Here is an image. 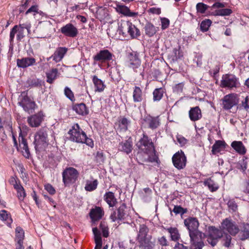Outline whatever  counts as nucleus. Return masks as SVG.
I'll return each instance as SVG.
<instances>
[{
  "mask_svg": "<svg viewBox=\"0 0 249 249\" xmlns=\"http://www.w3.org/2000/svg\"><path fill=\"white\" fill-rule=\"evenodd\" d=\"M184 223L189 231L190 249H202L205 245L202 240L203 233L198 230L199 223L197 219L189 217L184 220Z\"/></svg>",
  "mask_w": 249,
  "mask_h": 249,
  "instance_id": "nucleus-1",
  "label": "nucleus"
},
{
  "mask_svg": "<svg viewBox=\"0 0 249 249\" xmlns=\"http://www.w3.org/2000/svg\"><path fill=\"white\" fill-rule=\"evenodd\" d=\"M137 242L140 249H154L155 240L151 234H149V229L144 224H141L136 228Z\"/></svg>",
  "mask_w": 249,
  "mask_h": 249,
  "instance_id": "nucleus-2",
  "label": "nucleus"
},
{
  "mask_svg": "<svg viewBox=\"0 0 249 249\" xmlns=\"http://www.w3.org/2000/svg\"><path fill=\"white\" fill-rule=\"evenodd\" d=\"M70 139L78 143H84L89 146H93V142L91 139L87 137L86 133L80 127L78 124H74L68 132Z\"/></svg>",
  "mask_w": 249,
  "mask_h": 249,
  "instance_id": "nucleus-3",
  "label": "nucleus"
},
{
  "mask_svg": "<svg viewBox=\"0 0 249 249\" xmlns=\"http://www.w3.org/2000/svg\"><path fill=\"white\" fill-rule=\"evenodd\" d=\"M118 32L124 36H130L132 38L140 35V30L131 22L126 20H121L119 23Z\"/></svg>",
  "mask_w": 249,
  "mask_h": 249,
  "instance_id": "nucleus-4",
  "label": "nucleus"
},
{
  "mask_svg": "<svg viewBox=\"0 0 249 249\" xmlns=\"http://www.w3.org/2000/svg\"><path fill=\"white\" fill-rule=\"evenodd\" d=\"M31 28V24L28 21L15 25L10 33L9 41L10 43L12 44L13 42L16 34H17V39L18 41H20L25 36V30H27L28 35L30 34Z\"/></svg>",
  "mask_w": 249,
  "mask_h": 249,
  "instance_id": "nucleus-5",
  "label": "nucleus"
},
{
  "mask_svg": "<svg viewBox=\"0 0 249 249\" xmlns=\"http://www.w3.org/2000/svg\"><path fill=\"white\" fill-rule=\"evenodd\" d=\"M223 237V232L221 230L214 226H210L208 228V234L206 235L203 233V238H206L208 243L213 247L216 245L219 239Z\"/></svg>",
  "mask_w": 249,
  "mask_h": 249,
  "instance_id": "nucleus-6",
  "label": "nucleus"
},
{
  "mask_svg": "<svg viewBox=\"0 0 249 249\" xmlns=\"http://www.w3.org/2000/svg\"><path fill=\"white\" fill-rule=\"evenodd\" d=\"M48 135L44 128L40 129L35 135L34 144L37 150L45 148L48 144Z\"/></svg>",
  "mask_w": 249,
  "mask_h": 249,
  "instance_id": "nucleus-7",
  "label": "nucleus"
},
{
  "mask_svg": "<svg viewBox=\"0 0 249 249\" xmlns=\"http://www.w3.org/2000/svg\"><path fill=\"white\" fill-rule=\"evenodd\" d=\"M137 146L144 153L149 154L153 152L154 149V144L151 139L145 134H143V136L139 141L137 143Z\"/></svg>",
  "mask_w": 249,
  "mask_h": 249,
  "instance_id": "nucleus-8",
  "label": "nucleus"
},
{
  "mask_svg": "<svg viewBox=\"0 0 249 249\" xmlns=\"http://www.w3.org/2000/svg\"><path fill=\"white\" fill-rule=\"evenodd\" d=\"M77 170L73 167L67 168L62 173L63 181L65 185L75 182L78 176Z\"/></svg>",
  "mask_w": 249,
  "mask_h": 249,
  "instance_id": "nucleus-9",
  "label": "nucleus"
},
{
  "mask_svg": "<svg viewBox=\"0 0 249 249\" xmlns=\"http://www.w3.org/2000/svg\"><path fill=\"white\" fill-rule=\"evenodd\" d=\"M222 102L223 108L228 110L238 104L239 98L237 94L231 93L224 96L222 99Z\"/></svg>",
  "mask_w": 249,
  "mask_h": 249,
  "instance_id": "nucleus-10",
  "label": "nucleus"
},
{
  "mask_svg": "<svg viewBox=\"0 0 249 249\" xmlns=\"http://www.w3.org/2000/svg\"><path fill=\"white\" fill-rule=\"evenodd\" d=\"M222 230L227 231L231 235L235 236L239 231L238 226L231 219L227 218L223 220L221 225Z\"/></svg>",
  "mask_w": 249,
  "mask_h": 249,
  "instance_id": "nucleus-11",
  "label": "nucleus"
},
{
  "mask_svg": "<svg viewBox=\"0 0 249 249\" xmlns=\"http://www.w3.org/2000/svg\"><path fill=\"white\" fill-rule=\"evenodd\" d=\"M18 104L21 106L23 110L28 113L32 112L36 107V103L27 95L21 94L18 99Z\"/></svg>",
  "mask_w": 249,
  "mask_h": 249,
  "instance_id": "nucleus-12",
  "label": "nucleus"
},
{
  "mask_svg": "<svg viewBox=\"0 0 249 249\" xmlns=\"http://www.w3.org/2000/svg\"><path fill=\"white\" fill-rule=\"evenodd\" d=\"M238 84V80L234 75L227 74L223 75L221 80L220 87L232 89L237 87Z\"/></svg>",
  "mask_w": 249,
  "mask_h": 249,
  "instance_id": "nucleus-13",
  "label": "nucleus"
},
{
  "mask_svg": "<svg viewBox=\"0 0 249 249\" xmlns=\"http://www.w3.org/2000/svg\"><path fill=\"white\" fill-rule=\"evenodd\" d=\"M172 161L174 166L178 169L184 168L186 164V158L183 153L181 150L175 153L172 157Z\"/></svg>",
  "mask_w": 249,
  "mask_h": 249,
  "instance_id": "nucleus-14",
  "label": "nucleus"
},
{
  "mask_svg": "<svg viewBox=\"0 0 249 249\" xmlns=\"http://www.w3.org/2000/svg\"><path fill=\"white\" fill-rule=\"evenodd\" d=\"M141 61L139 57L138 53L136 52H132L128 56L127 61V66L132 69L135 71L141 66Z\"/></svg>",
  "mask_w": 249,
  "mask_h": 249,
  "instance_id": "nucleus-15",
  "label": "nucleus"
},
{
  "mask_svg": "<svg viewBox=\"0 0 249 249\" xmlns=\"http://www.w3.org/2000/svg\"><path fill=\"white\" fill-rule=\"evenodd\" d=\"M128 215L126 211V206L125 203H122L117 209V212H114L110 216L113 222L117 220L125 219Z\"/></svg>",
  "mask_w": 249,
  "mask_h": 249,
  "instance_id": "nucleus-16",
  "label": "nucleus"
},
{
  "mask_svg": "<svg viewBox=\"0 0 249 249\" xmlns=\"http://www.w3.org/2000/svg\"><path fill=\"white\" fill-rule=\"evenodd\" d=\"M60 30L62 34L70 37H75L78 34V29L71 23L62 27Z\"/></svg>",
  "mask_w": 249,
  "mask_h": 249,
  "instance_id": "nucleus-17",
  "label": "nucleus"
},
{
  "mask_svg": "<svg viewBox=\"0 0 249 249\" xmlns=\"http://www.w3.org/2000/svg\"><path fill=\"white\" fill-rule=\"evenodd\" d=\"M44 115L42 111L32 115L27 118V122L29 125L33 127L39 126L44 120Z\"/></svg>",
  "mask_w": 249,
  "mask_h": 249,
  "instance_id": "nucleus-18",
  "label": "nucleus"
},
{
  "mask_svg": "<svg viewBox=\"0 0 249 249\" xmlns=\"http://www.w3.org/2000/svg\"><path fill=\"white\" fill-rule=\"evenodd\" d=\"M112 54L107 50L100 51L96 55L93 56V59L96 61L104 62L112 59Z\"/></svg>",
  "mask_w": 249,
  "mask_h": 249,
  "instance_id": "nucleus-19",
  "label": "nucleus"
},
{
  "mask_svg": "<svg viewBox=\"0 0 249 249\" xmlns=\"http://www.w3.org/2000/svg\"><path fill=\"white\" fill-rule=\"evenodd\" d=\"M67 51L68 49L66 47H58L55 51L53 54L49 57L48 60L52 58L55 62H59L63 58Z\"/></svg>",
  "mask_w": 249,
  "mask_h": 249,
  "instance_id": "nucleus-20",
  "label": "nucleus"
},
{
  "mask_svg": "<svg viewBox=\"0 0 249 249\" xmlns=\"http://www.w3.org/2000/svg\"><path fill=\"white\" fill-rule=\"evenodd\" d=\"M133 143L131 138L124 141L120 142L118 146V149L120 151L124 152L127 154H129L132 151Z\"/></svg>",
  "mask_w": 249,
  "mask_h": 249,
  "instance_id": "nucleus-21",
  "label": "nucleus"
},
{
  "mask_svg": "<svg viewBox=\"0 0 249 249\" xmlns=\"http://www.w3.org/2000/svg\"><path fill=\"white\" fill-rule=\"evenodd\" d=\"M36 59L33 57H24L17 60V66L22 68L33 66L36 64Z\"/></svg>",
  "mask_w": 249,
  "mask_h": 249,
  "instance_id": "nucleus-22",
  "label": "nucleus"
},
{
  "mask_svg": "<svg viewBox=\"0 0 249 249\" xmlns=\"http://www.w3.org/2000/svg\"><path fill=\"white\" fill-rule=\"evenodd\" d=\"M143 121L148 127L152 129L158 127L160 124L159 117L147 116L145 117Z\"/></svg>",
  "mask_w": 249,
  "mask_h": 249,
  "instance_id": "nucleus-23",
  "label": "nucleus"
},
{
  "mask_svg": "<svg viewBox=\"0 0 249 249\" xmlns=\"http://www.w3.org/2000/svg\"><path fill=\"white\" fill-rule=\"evenodd\" d=\"M104 214V211L100 207H96L94 209H92L89 213V216L92 220L94 221L101 219Z\"/></svg>",
  "mask_w": 249,
  "mask_h": 249,
  "instance_id": "nucleus-24",
  "label": "nucleus"
},
{
  "mask_svg": "<svg viewBox=\"0 0 249 249\" xmlns=\"http://www.w3.org/2000/svg\"><path fill=\"white\" fill-rule=\"evenodd\" d=\"M189 116L190 120L192 121H196L202 117V114L200 109L198 107H192L189 112Z\"/></svg>",
  "mask_w": 249,
  "mask_h": 249,
  "instance_id": "nucleus-25",
  "label": "nucleus"
},
{
  "mask_svg": "<svg viewBox=\"0 0 249 249\" xmlns=\"http://www.w3.org/2000/svg\"><path fill=\"white\" fill-rule=\"evenodd\" d=\"M116 7L117 11L124 16L136 17L138 15V13L131 12L130 9L125 5H117Z\"/></svg>",
  "mask_w": 249,
  "mask_h": 249,
  "instance_id": "nucleus-26",
  "label": "nucleus"
},
{
  "mask_svg": "<svg viewBox=\"0 0 249 249\" xmlns=\"http://www.w3.org/2000/svg\"><path fill=\"white\" fill-rule=\"evenodd\" d=\"M104 199L109 207H113L117 203V199L115 198L114 193L112 192L106 193L104 196Z\"/></svg>",
  "mask_w": 249,
  "mask_h": 249,
  "instance_id": "nucleus-27",
  "label": "nucleus"
},
{
  "mask_svg": "<svg viewBox=\"0 0 249 249\" xmlns=\"http://www.w3.org/2000/svg\"><path fill=\"white\" fill-rule=\"evenodd\" d=\"M242 241L249 240V224L243 223L239 234Z\"/></svg>",
  "mask_w": 249,
  "mask_h": 249,
  "instance_id": "nucleus-28",
  "label": "nucleus"
},
{
  "mask_svg": "<svg viewBox=\"0 0 249 249\" xmlns=\"http://www.w3.org/2000/svg\"><path fill=\"white\" fill-rule=\"evenodd\" d=\"M225 142L224 141H216L212 146V152L215 155L223 150L225 148Z\"/></svg>",
  "mask_w": 249,
  "mask_h": 249,
  "instance_id": "nucleus-29",
  "label": "nucleus"
},
{
  "mask_svg": "<svg viewBox=\"0 0 249 249\" xmlns=\"http://www.w3.org/2000/svg\"><path fill=\"white\" fill-rule=\"evenodd\" d=\"M92 81L95 88V91L100 92L104 90L106 86L104 85L103 82L100 79H99L97 76H93Z\"/></svg>",
  "mask_w": 249,
  "mask_h": 249,
  "instance_id": "nucleus-30",
  "label": "nucleus"
},
{
  "mask_svg": "<svg viewBox=\"0 0 249 249\" xmlns=\"http://www.w3.org/2000/svg\"><path fill=\"white\" fill-rule=\"evenodd\" d=\"M92 231L94 236V240L96 244L95 249H100L102 246V240L101 233L97 228H94Z\"/></svg>",
  "mask_w": 249,
  "mask_h": 249,
  "instance_id": "nucleus-31",
  "label": "nucleus"
},
{
  "mask_svg": "<svg viewBox=\"0 0 249 249\" xmlns=\"http://www.w3.org/2000/svg\"><path fill=\"white\" fill-rule=\"evenodd\" d=\"M98 184V180L92 178L91 180H86L85 189L86 191L89 192L93 191L97 188Z\"/></svg>",
  "mask_w": 249,
  "mask_h": 249,
  "instance_id": "nucleus-32",
  "label": "nucleus"
},
{
  "mask_svg": "<svg viewBox=\"0 0 249 249\" xmlns=\"http://www.w3.org/2000/svg\"><path fill=\"white\" fill-rule=\"evenodd\" d=\"M72 109L76 113L81 115H86L88 113L87 107L84 103H80L73 105Z\"/></svg>",
  "mask_w": 249,
  "mask_h": 249,
  "instance_id": "nucleus-33",
  "label": "nucleus"
},
{
  "mask_svg": "<svg viewBox=\"0 0 249 249\" xmlns=\"http://www.w3.org/2000/svg\"><path fill=\"white\" fill-rule=\"evenodd\" d=\"M170 234V237L172 241H177L180 239V234L176 228L170 227L164 228Z\"/></svg>",
  "mask_w": 249,
  "mask_h": 249,
  "instance_id": "nucleus-34",
  "label": "nucleus"
},
{
  "mask_svg": "<svg viewBox=\"0 0 249 249\" xmlns=\"http://www.w3.org/2000/svg\"><path fill=\"white\" fill-rule=\"evenodd\" d=\"M231 146L238 153L244 154L246 153V149L242 142L233 141Z\"/></svg>",
  "mask_w": 249,
  "mask_h": 249,
  "instance_id": "nucleus-35",
  "label": "nucleus"
},
{
  "mask_svg": "<svg viewBox=\"0 0 249 249\" xmlns=\"http://www.w3.org/2000/svg\"><path fill=\"white\" fill-rule=\"evenodd\" d=\"M145 34L149 36H153L159 30V27H156L151 23H147L144 27Z\"/></svg>",
  "mask_w": 249,
  "mask_h": 249,
  "instance_id": "nucleus-36",
  "label": "nucleus"
},
{
  "mask_svg": "<svg viewBox=\"0 0 249 249\" xmlns=\"http://www.w3.org/2000/svg\"><path fill=\"white\" fill-rule=\"evenodd\" d=\"M58 74V70L56 68H53L50 71L46 73L47 77V82L49 84H52L54 80L57 78Z\"/></svg>",
  "mask_w": 249,
  "mask_h": 249,
  "instance_id": "nucleus-37",
  "label": "nucleus"
},
{
  "mask_svg": "<svg viewBox=\"0 0 249 249\" xmlns=\"http://www.w3.org/2000/svg\"><path fill=\"white\" fill-rule=\"evenodd\" d=\"M227 205L229 212L231 213L236 214L238 211V205L234 199H229L227 200Z\"/></svg>",
  "mask_w": 249,
  "mask_h": 249,
  "instance_id": "nucleus-38",
  "label": "nucleus"
},
{
  "mask_svg": "<svg viewBox=\"0 0 249 249\" xmlns=\"http://www.w3.org/2000/svg\"><path fill=\"white\" fill-rule=\"evenodd\" d=\"M204 185L207 186L211 192L216 191L219 188L218 185L211 178L206 179L204 181Z\"/></svg>",
  "mask_w": 249,
  "mask_h": 249,
  "instance_id": "nucleus-39",
  "label": "nucleus"
},
{
  "mask_svg": "<svg viewBox=\"0 0 249 249\" xmlns=\"http://www.w3.org/2000/svg\"><path fill=\"white\" fill-rule=\"evenodd\" d=\"M133 98L134 102H140L142 101V91L140 87L137 86L134 87Z\"/></svg>",
  "mask_w": 249,
  "mask_h": 249,
  "instance_id": "nucleus-40",
  "label": "nucleus"
},
{
  "mask_svg": "<svg viewBox=\"0 0 249 249\" xmlns=\"http://www.w3.org/2000/svg\"><path fill=\"white\" fill-rule=\"evenodd\" d=\"M0 218L1 220L5 221L6 224L9 227L11 226L13 222L10 215L5 210H1L0 211Z\"/></svg>",
  "mask_w": 249,
  "mask_h": 249,
  "instance_id": "nucleus-41",
  "label": "nucleus"
},
{
  "mask_svg": "<svg viewBox=\"0 0 249 249\" xmlns=\"http://www.w3.org/2000/svg\"><path fill=\"white\" fill-rule=\"evenodd\" d=\"M164 89L162 88L156 89L153 92V101H159L163 97Z\"/></svg>",
  "mask_w": 249,
  "mask_h": 249,
  "instance_id": "nucleus-42",
  "label": "nucleus"
},
{
  "mask_svg": "<svg viewBox=\"0 0 249 249\" xmlns=\"http://www.w3.org/2000/svg\"><path fill=\"white\" fill-rule=\"evenodd\" d=\"M19 145L22 149H23L25 152L26 155L25 156L28 158L30 155L29 150L28 147L26 140L22 137H19Z\"/></svg>",
  "mask_w": 249,
  "mask_h": 249,
  "instance_id": "nucleus-43",
  "label": "nucleus"
},
{
  "mask_svg": "<svg viewBox=\"0 0 249 249\" xmlns=\"http://www.w3.org/2000/svg\"><path fill=\"white\" fill-rule=\"evenodd\" d=\"M16 232V238L15 241H18L20 240L21 241H23L24 238V231L23 230L19 227H18L16 229L15 231Z\"/></svg>",
  "mask_w": 249,
  "mask_h": 249,
  "instance_id": "nucleus-44",
  "label": "nucleus"
},
{
  "mask_svg": "<svg viewBox=\"0 0 249 249\" xmlns=\"http://www.w3.org/2000/svg\"><path fill=\"white\" fill-rule=\"evenodd\" d=\"M232 12L231 9L229 8L221 9L215 10L214 15L221 16H229Z\"/></svg>",
  "mask_w": 249,
  "mask_h": 249,
  "instance_id": "nucleus-45",
  "label": "nucleus"
},
{
  "mask_svg": "<svg viewBox=\"0 0 249 249\" xmlns=\"http://www.w3.org/2000/svg\"><path fill=\"white\" fill-rule=\"evenodd\" d=\"M15 189L17 191L18 196L20 200H23L26 196V193L23 187L20 184L15 187Z\"/></svg>",
  "mask_w": 249,
  "mask_h": 249,
  "instance_id": "nucleus-46",
  "label": "nucleus"
},
{
  "mask_svg": "<svg viewBox=\"0 0 249 249\" xmlns=\"http://www.w3.org/2000/svg\"><path fill=\"white\" fill-rule=\"evenodd\" d=\"M212 24V21L210 19H205L203 20L200 25V30L203 32H205L208 30L210 26Z\"/></svg>",
  "mask_w": 249,
  "mask_h": 249,
  "instance_id": "nucleus-47",
  "label": "nucleus"
},
{
  "mask_svg": "<svg viewBox=\"0 0 249 249\" xmlns=\"http://www.w3.org/2000/svg\"><path fill=\"white\" fill-rule=\"evenodd\" d=\"M64 94L71 101L73 102L75 100L73 92L68 87H66L64 89Z\"/></svg>",
  "mask_w": 249,
  "mask_h": 249,
  "instance_id": "nucleus-48",
  "label": "nucleus"
},
{
  "mask_svg": "<svg viewBox=\"0 0 249 249\" xmlns=\"http://www.w3.org/2000/svg\"><path fill=\"white\" fill-rule=\"evenodd\" d=\"M208 8V6L207 5L202 2L198 3L196 5L197 12L201 14L204 13Z\"/></svg>",
  "mask_w": 249,
  "mask_h": 249,
  "instance_id": "nucleus-49",
  "label": "nucleus"
},
{
  "mask_svg": "<svg viewBox=\"0 0 249 249\" xmlns=\"http://www.w3.org/2000/svg\"><path fill=\"white\" fill-rule=\"evenodd\" d=\"M187 210L186 209H184L180 206H175L173 210V212L177 214H181V215L185 213Z\"/></svg>",
  "mask_w": 249,
  "mask_h": 249,
  "instance_id": "nucleus-50",
  "label": "nucleus"
},
{
  "mask_svg": "<svg viewBox=\"0 0 249 249\" xmlns=\"http://www.w3.org/2000/svg\"><path fill=\"white\" fill-rule=\"evenodd\" d=\"M231 236L227 233H226L223 238V241H224L223 246L225 247L229 248L231 245Z\"/></svg>",
  "mask_w": 249,
  "mask_h": 249,
  "instance_id": "nucleus-51",
  "label": "nucleus"
},
{
  "mask_svg": "<svg viewBox=\"0 0 249 249\" xmlns=\"http://www.w3.org/2000/svg\"><path fill=\"white\" fill-rule=\"evenodd\" d=\"M177 139L180 146H184L188 142V140L180 135H178L177 136Z\"/></svg>",
  "mask_w": 249,
  "mask_h": 249,
  "instance_id": "nucleus-52",
  "label": "nucleus"
},
{
  "mask_svg": "<svg viewBox=\"0 0 249 249\" xmlns=\"http://www.w3.org/2000/svg\"><path fill=\"white\" fill-rule=\"evenodd\" d=\"M173 53L174 54V57L176 60L180 58L183 55L180 50V47L174 48Z\"/></svg>",
  "mask_w": 249,
  "mask_h": 249,
  "instance_id": "nucleus-53",
  "label": "nucleus"
},
{
  "mask_svg": "<svg viewBox=\"0 0 249 249\" xmlns=\"http://www.w3.org/2000/svg\"><path fill=\"white\" fill-rule=\"evenodd\" d=\"M31 13H33L34 16L39 13L38 6L36 5L32 6L29 9H28L27 11H26L25 15H27Z\"/></svg>",
  "mask_w": 249,
  "mask_h": 249,
  "instance_id": "nucleus-54",
  "label": "nucleus"
},
{
  "mask_svg": "<svg viewBox=\"0 0 249 249\" xmlns=\"http://www.w3.org/2000/svg\"><path fill=\"white\" fill-rule=\"evenodd\" d=\"M100 228L102 231L103 235L105 237L108 236V229L107 227L104 224L101 222L100 225Z\"/></svg>",
  "mask_w": 249,
  "mask_h": 249,
  "instance_id": "nucleus-55",
  "label": "nucleus"
},
{
  "mask_svg": "<svg viewBox=\"0 0 249 249\" xmlns=\"http://www.w3.org/2000/svg\"><path fill=\"white\" fill-rule=\"evenodd\" d=\"M169 20L168 18H161L162 30H165V29L167 28L169 25Z\"/></svg>",
  "mask_w": 249,
  "mask_h": 249,
  "instance_id": "nucleus-56",
  "label": "nucleus"
},
{
  "mask_svg": "<svg viewBox=\"0 0 249 249\" xmlns=\"http://www.w3.org/2000/svg\"><path fill=\"white\" fill-rule=\"evenodd\" d=\"M45 189L51 195H54L55 193L54 188L50 184H47L45 185Z\"/></svg>",
  "mask_w": 249,
  "mask_h": 249,
  "instance_id": "nucleus-57",
  "label": "nucleus"
},
{
  "mask_svg": "<svg viewBox=\"0 0 249 249\" xmlns=\"http://www.w3.org/2000/svg\"><path fill=\"white\" fill-rule=\"evenodd\" d=\"M158 242L162 246H167L168 245V241L164 236L159 238Z\"/></svg>",
  "mask_w": 249,
  "mask_h": 249,
  "instance_id": "nucleus-58",
  "label": "nucleus"
},
{
  "mask_svg": "<svg viewBox=\"0 0 249 249\" xmlns=\"http://www.w3.org/2000/svg\"><path fill=\"white\" fill-rule=\"evenodd\" d=\"M30 85L32 87H41V81L38 79H33L31 81Z\"/></svg>",
  "mask_w": 249,
  "mask_h": 249,
  "instance_id": "nucleus-59",
  "label": "nucleus"
},
{
  "mask_svg": "<svg viewBox=\"0 0 249 249\" xmlns=\"http://www.w3.org/2000/svg\"><path fill=\"white\" fill-rule=\"evenodd\" d=\"M148 12L153 14L160 15L161 10L160 8L152 7L148 10Z\"/></svg>",
  "mask_w": 249,
  "mask_h": 249,
  "instance_id": "nucleus-60",
  "label": "nucleus"
},
{
  "mask_svg": "<svg viewBox=\"0 0 249 249\" xmlns=\"http://www.w3.org/2000/svg\"><path fill=\"white\" fill-rule=\"evenodd\" d=\"M120 123V125H122L124 128L126 129L129 123V121L126 118H123L121 120Z\"/></svg>",
  "mask_w": 249,
  "mask_h": 249,
  "instance_id": "nucleus-61",
  "label": "nucleus"
},
{
  "mask_svg": "<svg viewBox=\"0 0 249 249\" xmlns=\"http://www.w3.org/2000/svg\"><path fill=\"white\" fill-rule=\"evenodd\" d=\"M248 97L247 96L245 99V101L242 102L241 104H240V107H242L246 110H248L249 109V106L248 105Z\"/></svg>",
  "mask_w": 249,
  "mask_h": 249,
  "instance_id": "nucleus-62",
  "label": "nucleus"
},
{
  "mask_svg": "<svg viewBox=\"0 0 249 249\" xmlns=\"http://www.w3.org/2000/svg\"><path fill=\"white\" fill-rule=\"evenodd\" d=\"M17 243L16 244V249H24V248L23 246V241H21L20 240L16 241Z\"/></svg>",
  "mask_w": 249,
  "mask_h": 249,
  "instance_id": "nucleus-63",
  "label": "nucleus"
},
{
  "mask_svg": "<svg viewBox=\"0 0 249 249\" xmlns=\"http://www.w3.org/2000/svg\"><path fill=\"white\" fill-rule=\"evenodd\" d=\"M174 249H189L186 246H185L183 244L179 243L177 242L175 247Z\"/></svg>",
  "mask_w": 249,
  "mask_h": 249,
  "instance_id": "nucleus-64",
  "label": "nucleus"
}]
</instances>
